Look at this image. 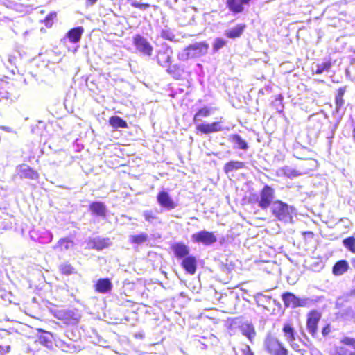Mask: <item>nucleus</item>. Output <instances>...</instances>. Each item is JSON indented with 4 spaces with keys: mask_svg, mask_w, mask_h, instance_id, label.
<instances>
[{
    "mask_svg": "<svg viewBox=\"0 0 355 355\" xmlns=\"http://www.w3.org/2000/svg\"><path fill=\"white\" fill-rule=\"evenodd\" d=\"M208 49V45L204 42H196L189 45L184 51L178 54L180 60H187L189 58L198 57L205 54Z\"/></svg>",
    "mask_w": 355,
    "mask_h": 355,
    "instance_id": "1",
    "label": "nucleus"
},
{
    "mask_svg": "<svg viewBox=\"0 0 355 355\" xmlns=\"http://www.w3.org/2000/svg\"><path fill=\"white\" fill-rule=\"evenodd\" d=\"M275 189L268 185H265L261 190L259 196H256V202L262 209H266L271 205L275 198Z\"/></svg>",
    "mask_w": 355,
    "mask_h": 355,
    "instance_id": "2",
    "label": "nucleus"
},
{
    "mask_svg": "<svg viewBox=\"0 0 355 355\" xmlns=\"http://www.w3.org/2000/svg\"><path fill=\"white\" fill-rule=\"evenodd\" d=\"M272 214L279 220L287 222L291 219L292 208L289 207L287 204L281 201H275L272 204Z\"/></svg>",
    "mask_w": 355,
    "mask_h": 355,
    "instance_id": "3",
    "label": "nucleus"
},
{
    "mask_svg": "<svg viewBox=\"0 0 355 355\" xmlns=\"http://www.w3.org/2000/svg\"><path fill=\"white\" fill-rule=\"evenodd\" d=\"M265 347L271 355H288V351L282 343L274 337L268 336L265 340Z\"/></svg>",
    "mask_w": 355,
    "mask_h": 355,
    "instance_id": "4",
    "label": "nucleus"
},
{
    "mask_svg": "<svg viewBox=\"0 0 355 355\" xmlns=\"http://www.w3.org/2000/svg\"><path fill=\"white\" fill-rule=\"evenodd\" d=\"M192 241L209 245L216 242L217 238L213 232L202 230L191 235Z\"/></svg>",
    "mask_w": 355,
    "mask_h": 355,
    "instance_id": "5",
    "label": "nucleus"
},
{
    "mask_svg": "<svg viewBox=\"0 0 355 355\" xmlns=\"http://www.w3.org/2000/svg\"><path fill=\"white\" fill-rule=\"evenodd\" d=\"M172 55V50L170 48H166L164 51H159L157 56L158 64L163 67L167 68V71L170 73L173 71L172 68H175V66L171 67Z\"/></svg>",
    "mask_w": 355,
    "mask_h": 355,
    "instance_id": "6",
    "label": "nucleus"
},
{
    "mask_svg": "<svg viewBox=\"0 0 355 355\" xmlns=\"http://www.w3.org/2000/svg\"><path fill=\"white\" fill-rule=\"evenodd\" d=\"M320 319V314L317 311H311L308 316L306 327L309 332L315 336L317 334L318 323Z\"/></svg>",
    "mask_w": 355,
    "mask_h": 355,
    "instance_id": "7",
    "label": "nucleus"
},
{
    "mask_svg": "<svg viewBox=\"0 0 355 355\" xmlns=\"http://www.w3.org/2000/svg\"><path fill=\"white\" fill-rule=\"evenodd\" d=\"M134 43L139 51L148 55H151L153 47L145 38L141 35H136L134 38Z\"/></svg>",
    "mask_w": 355,
    "mask_h": 355,
    "instance_id": "8",
    "label": "nucleus"
},
{
    "mask_svg": "<svg viewBox=\"0 0 355 355\" xmlns=\"http://www.w3.org/2000/svg\"><path fill=\"white\" fill-rule=\"evenodd\" d=\"M158 203L164 208L168 210L176 207V204L169 196L168 193L162 191L157 196Z\"/></svg>",
    "mask_w": 355,
    "mask_h": 355,
    "instance_id": "9",
    "label": "nucleus"
},
{
    "mask_svg": "<svg viewBox=\"0 0 355 355\" xmlns=\"http://www.w3.org/2000/svg\"><path fill=\"white\" fill-rule=\"evenodd\" d=\"M252 0H227V7L235 13H241L244 10V6H248Z\"/></svg>",
    "mask_w": 355,
    "mask_h": 355,
    "instance_id": "10",
    "label": "nucleus"
},
{
    "mask_svg": "<svg viewBox=\"0 0 355 355\" xmlns=\"http://www.w3.org/2000/svg\"><path fill=\"white\" fill-rule=\"evenodd\" d=\"M196 128L198 131L204 134L217 132L223 130L220 122L200 123L197 125Z\"/></svg>",
    "mask_w": 355,
    "mask_h": 355,
    "instance_id": "11",
    "label": "nucleus"
},
{
    "mask_svg": "<svg viewBox=\"0 0 355 355\" xmlns=\"http://www.w3.org/2000/svg\"><path fill=\"white\" fill-rule=\"evenodd\" d=\"M18 175L20 178H26L30 180H36L38 178L37 172L26 164H22L19 166Z\"/></svg>",
    "mask_w": 355,
    "mask_h": 355,
    "instance_id": "12",
    "label": "nucleus"
},
{
    "mask_svg": "<svg viewBox=\"0 0 355 355\" xmlns=\"http://www.w3.org/2000/svg\"><path fill=\"white\" fill-rule=\"evenodd\" d=\"M89 211L94 215L105 218L107 214V207L103 202L96 201L89 205Z\"/></svg>",
    "mask_w": 355,
    "mask_h": 355,
    "instance_id": "13",
    "label": "nucleus"
},
{
    "mask_svg": "<svg viewBox=\"0 0 355 355\" xmlns=\"http://www.w3.org/2000/svg\"><path fill=\"white\" fill-rule=\"evenodd\" d=\"M182 266L188 273L193 275L197 267L196 259L193 256H188L182 260Z\"/></svg>",
    "mask_w": 355,
    "mask_h": 355,
    "instance_id": "14",
    "label": "nucleus"
},
{
    "mask_svg": "<svg viewBox=\"0 0 355 355\" xmlns=\"http://www.w3.org/2000/svg\"><path fill=\"white\" fill-rule=\"evenodd\" d=\"M175 255L178 259L185 258L189 254V248L182 243H177L171 247Z\"/></svg>",
    "mask_w": 355,
    "mask_h": 355,
    "instance_id": "15",
    "label": "nucleus"
},
{
    "mask_svg": "<svg viewBox=\"0 0 355 355\" xmlns=\"http://www.w3.org/2000/svg\"><path fill=\"white\" fill-rule=\"evenodd\" d=\"M96 291L101 293H107L112 290V284L107 278L100 279L95 285Z\"/></svg>",
    "mask_w": 355,
    "mask_h": 355,
    "instance_id": "16",
    "label": "nucleus"
},
{
    "mask_svg": "<svg viewBox=\"0 0 355 355\" xmlns=\"http://www.w3.org/2000/svg\"><path fill=\"white\" fill-rule=\"evenodd\" d=\"M230 141L234 144V148H239L243 150L248 149V143L241 138L239 135L234 134L230 136Z\"/></svg>",
    "mask_w": 355,
    "mask_h": 355,
    "instance_id": "17",
    "label": "nucleus"
},
{
    "mask_svg": "<svg viewBox=\"0 0 355 355\" xmlns=\"http://www.w3.org/2000/svg\"><path fill=\"white\" fill-rule=\"evenodd\" d=\"M74 246L73 241L69 238L60 239L57 244L53 247L54 249H59L60 251L69 250L73 249Z\"/></svg>",
    "mask_w": 355,
    "mask_h": 355,
    "instance_id": "18",
    "label": "nucleus"
},
{
    "mask_svg": "<svg viewBox=\"0 0 355 355\" xmlns=\"http://www.w3.org/2000/svg\"><path fill=\"white\" fill-rule=\"evenodd\" d=\"M282 300L285 306L296 308L297 297L291 293H286L282 295Z\"/></svg>",
    "mask_w": 355,
    "mask_h": 355,
    "instance_id": "19",
    "label": "nucleus"
},
{
    "mask_svg": "<svg viewBox=\"0 0 355 355\" xmlns=\"http://www.w3.org/2000/svg\"><path fill=\"white\" fill-rule=\"evenodd\" d=\"M241 331L245 336H246L248 340L252 343L253 339L255 337L256 332L254 327L250 324H243L241 327Z\"/></svg>",
    "mask_w": 355,
    "mask_h": 355,
    "instance_id": "20",
    "label": "nucleus"
},
{
    "mask_svg": "<svg viewBox=\"0 0 355 355\" xmlns=\"http://www.w3.org/2000/svg\"><path fill=\"white\" fill-rule=\"evenodd\" d=\"M83 31V28L80 26L71 29L67 33L70 42L73 43L78 42L80 40Z\"/></svg>",
    "mask_w": 355,
    "mask_h": 355,
    "instance_id": "21",
    "label": "nucleus"
},
{
    "mask_svg": "<svg viewBox=\"0 0 355 355\" xmlns=\"http://www.w3.org/2000/svg\"><path fill=\"white\" fill-rule=\"evenodd\" d=\"M348 263L345 260H341L335 263L333 267V273L335 275L339 276L344 274L348 269Z\"/></svg>",
    "mask_w": 355,
    "mask_h": 355,
    "instance_id": "22",
    "label": "nucleus"
},
{
    "mask_svg": "<svg viewBox=\"0 0 355 355\" xmlns=\"http://www.w3.org/2000/svg\"><path fill=\"white\" fill-rule=\"evenodd\" d=\"M244 167V162L239 161H230L224 166V171L226 173H229L234 171L243 168Z\"/></svg>",
    "mask_w": 355,
    "mask_h": 355,
    "instance_id": "23",
    "label": "nucleus"
},
{
    "mask_svg": "<svg viewBox=\"0 0 355 355\" xmlns=\"http://www.w3.org/2000/svg\"><path fill=\"white\" fill-rule=\"evenodd\" d=\"M92 243L93 248L101 250L110 245V239L108 238H94Z\"/></svg>",
    "mask_w": 355,
    "mask_h": 355,
    "instance_id": "24",
    "label": "nucleus"
},
{
    "mask_svg": "<svg viewBox=\"0 0 355 355\" xmlns=\"http://www.w3.org/2000/svg\"><path fill=\"white\" fill-rule=\"evenodd\" d=\"M245 27V25H238L234 28L225 31V35L232 39L238 37L243 33Z\"/></svg>",
    "mask_w": 355,
    "mask_h": 355,
    "instance_id": "25",
    "label": "nucleus"
},
{
    "mask_svg": "<svg viewBox=\"0 0 355 355\" xmlns=\"http://www.w3.org/2000/svg\"><path fill=\"white\" fill-rule=\"evenodd\" d=\"M279 171L284 175H285L289 178L297 177L301 175V173L299 171H297L295 168H293L291 167H289V166H284V167L282 168L281 169H279L278 173H279Z\"/></svg>",
    "mask_w": 355,
    "mask_h": 355,
    "instance_id": "26",
    "label": "nucleus"
},
{
    "mask_svg": "<svg viewBox=\"0 0 355 355\" xmlns=\"http://www.w3.org/2000/svg\"><path fill=\"white\" fill-rule=\"evenodd\" d=\"M110 124L114 128H128V124L125 121L123 120L119 116H112L110 119Z\"/></svg>",
    "mask_w": 355,
    "mask_h": 355,
    "instance_id": "27",
    "label": "nucleus"
},
{
    "mask_svg": "<svg viewBox=\"0 0 355 355\" xmlns=\"http://www.w3.org/2000/svg\"><path fill=\"white\" fill-rule=\"evenodd\" d=\"M283 331L288 342L291 343L295 340L294 329L291 324H284Z\"/></svg>",
    "mask_w": 355,
    "mask_h": 355,
    "instance_id": "28",
    "label": "nucleus"
},
{
    "mask_svg": "<svg viewBox=\"0 0 355 355\" xmlns=\"http://www.w3.org/2000/svg\"><path fill=\"white\" fill-rule=\"evenodd\" d=\"M148 236L146 233H141L138 235H132L130 237V240L132 243L136 244H141L145 243L148 240Z\"/></svg>",
    "mask_w": 355,
    "mask_h": 355,
    "instance_id": "29",
    "label": "nucleus"
},
{
    "mask_svg": "<svg viewBox=\"0 0 355 355\" xmlns=\"http://www.w3.org/2000/svg\"><path fill=\"white\" fill-rule=\"evenodd\" d=\"M60 270L62 274L69 275L75 272L73 267L69 263H62L59 266Z\"/></svg>",
    "mask_w": 355,
    "mask_h": 355,
    "instance_id": "30",
    "label": "nucleus"
},
{
    "mask_svg": "<svg viewBox=\"0 0 355 355\" xmlns=\"http://www.w3.org/2000/svg\"><path fill=\"white\" fill-rule=\"evenodd\" d=\"M143 216L145 220L150 223L158 219L157 216L151 210H146L143 212Z\"/></svg>",
    "mask_w": 355,
    "mask_h": 355,
    "instance_id": "31",
    "label": "nucleus"
},
{
    "mask_svg": "<svg viewBox=\"0 0 355 355\" xmlns=\"http://www.w3.org/2000/svg\"><path fill=\"white\" fill-rule=\"evenodd\" d=\"M210 111L209 109L204 107L198 110V112L195 114L194 116V121L196 122L197 121H201L200 117H207L209 116Z\"/></svg>",
    "mask_w": 355,
    "mask_h": 355,
    "instance_id": "32",
    "label": "nucleus"
},
{
    "mask_svg": "<svg viewBox=\"0 0 355 355\" xmlns=\"http://www.w3.org/2000/svg\"><path fill=\"white\" fill-rule=\"evenodd\" d=\"M344 245L352 252L355 253V238L349 237L343 240Z\"/></svg>",
    "mask_w": 355,
    "mask_h": 355,
    "instance_id": "33",
    "label": "nucleus"
},
{
    "mask_svg": "<svg viewBox=\"0 0 355 355\" xmlns=\"http://www.w3.org/2000/svg\"><path fill=\"white\" fill-rule=\"evenodd\" d=\"M331 64L330 62H322V63L317 65L315 72H316V73H318V74L322 73L324 71H329V69L331 68Z\"/></svg>",
    "mask_w": 355,
    "mask_h": 355,
    "instance_id": "34",
    "label": "nucleus"
},
{
    "mask_svg": "<svg viewBox=\"0 0 355 355\" xmlns=\"http://www.w3.org/2000/svg\"><path fill=\"white\" fill-rule=\"evenodd\" d=\"M345 93V89L340 88L338 89V94L336 96V103L337 107H340L344 104L343 95Z\"/></svg>",
    "mask_w": 355,
    "mask_h": 355,
    "instance_id": "35",
    "label": "nucleus"
},
{
    "mask_svg": "<svg viewBox=\"0 0 355 355\" xmlns=\"http://www.w3.org/2000/svg\"><path fill=\"white\" fill-rule=\"evenodd\" d=\"M61 347L62 348V350L63 351H65L67 352H75L78 350V349L76 347V346L72 344L71 343H62V345H61Z\"/></svg>",
    "mask_w": 355,
    "mask_h": 355,
    "instance_id": "36",
    "label": "nucleus"
},
{
    "mask_svg": "<svg viewBox=\"0 0 355 355\" xmlns=\"http://www.w3.org/2000/svg\"><path fill=\"white\" fill-rule=\"evenodd\" d=\"M226 44V42L225 40L222 38H217L215 40L214 44V49L215 51H218L222 47H223Z\"/></svg>",
    "mask_w": 355,
    "mask_h": 355,
    "instance_id": "37",
    "label": "nucleus"
},
{
    "mask_svg": "<svg viewBox=\"0 0 355 355\" xmlns=\"http://www.w3.org/2000/svg\"><path fill=\"white\" fill-rule=\"evenodd\" d=\"M161 35L163 38L171 41L173 40L175 37L173 33L169 30H163L161 33Z\"/></svg>",
    "mask_w": 355,
    "mask_h": 355,
    "instance_id": "38",
    "label": "nucleus"
},
{
    "mask_svg": "<svg viewBox=\"0 0 355 355\" xmlns=\"http://www.w3.org/2000/svg\"><path fill=\"white\" fill-rule=\"evenodd\" d=\"M311 302L309 298H299L297 297V302L296 304V307L298 306H306Z\"/></svg>",
    "mask_w": 355,
    "mask_h": 355,
    "instance_id": "39",
    "label": "nucleus"
},
{
    "mask_svg": "<svg viewBox=\"0 0 355 355\" xmlns=\"http://www.w3.org/2000/svg\"><path fill=\"white\" fill-rule=\"evenodd\" d=\"M132 6L135 8H139L140 10H146V8L150 7V5L148 3H139L137 2H134L132 3Z\"/></svg>",
    "mask_w": 355,
    "mask_h": 355,
    "instance_id": "40",
    "label": "nucleus"
},
{
    "mask_svg": "<svg viewBox=\"0 0 355 355\" xmlns=\"http://www.w3.org/2000/svg\"><path fill=\"white\" fill-rule=\"evenodd\" d=\"M341 343L347 345H353L355 343V340L352 338L349 337H345L342 340Z\"/></svg>",
    "mask_w": 355,
    "mask_h": 355,
    "instance_id": "41",
    "label": "nucleus"
},
{
    "mask_svg": "<svg viewBox=\"0 0 355 355\" xmlns=\"http://www.w3.org/2000/svg\"><path fill=\"white\" fill-rule=\"evenodd\" d=\"M291 347L297 352L300 351V345L297 343H295L294 341L290 343Z\"/></svg>",
    "mask_w": 355,
    "mask_h": 355,
    "instance_id": "42",
    "label": "nucleus"
},
{
    "mask_svg": "<svg viewBox=\"0 0 355 355\" xmlns=\"http://www.w3.org/2000/svg\"><path fill=\"white\" fill-rule=\"evenodd\" d=\"M243 352L245 355H254L253 352L251 351L249 345L245 346V349H243Z\"/></svg>",
    "mask_w": 355,
    "mask_h": 355,
    "instance_id": "43",
    "label": "nucleus"
},
{
    "mask_svg": "<svg viewBox=\"0 0 355 355\" xmlns=\"http://www.w3.org/2000/svg\"><path fill=\"white\" fill-rule=\"evenodd\" d=\"M56 17L55 13H51L46 19V26H48L49 21Z\"/></svg>",
    "mask_w": 355,
    "mask_h": 355,
    "instance_id": "44",
    "label": "nucleus"
},
{
    "mask_svg": "<svg viewBox=\"0 0 355 355\" xmlns=\"http://www.w3.org/2000/svg\"><path fill=\"white\" fill-rule=\"evenodd\" d=\"M98 0H86V6H94Z\"/></svg>",
    "mask_w": 355,
    "mask_h": 355,
    "instance_id": "45",
    "label": "nucleus"
},
{
    "mask_svg": "<svg viewBox=\"0 0 355 355\" xmlns=\"http://www.w3.org/2000/svg\"><path fill=\"white\" fill-rule=\"evenodd\" d=\"M330 331V329H329V327L327 325L326 327H324L322 329V334L324 336H326L327 334H329Z\"/></svg>",
    "mask_w": 355,
    "mask_h": 355,
    "instance_id": "46",
    "label": "nucleus"
},
{
    "mask_svg": "<svg viewBox=\"0 0 355 355\" xmlns=\"http://www.w3.org/2000/svg\"><path fill=\"white\" fill-rule=\"evenodd\" d=\"M258 295H259V296H260L261 297H262V298H266V299H268V300H270V297H268V296L263 295H262V294H259Z\"/></svg>",
    "mask_w": 355,
    "mask_h": 355,
    "instance_id": "47",
    "label": "nucleus"
},
{
    "mask_svg": "<svg viewBox=\"0 0 355 355\" xmlns=\"http://www.w3.org/2000/svg\"><path fill=\"white\" fill-rule=\"evenodd\" d=\"M353 139H354V140L355 141V125H354V128L353 129Z\"/></svg>",
    "mask_w": 355,
    "mask_h": 355,
    "instance_id": "48",
    "label": "nucleus"
},
{
    "mask_svg": "<svg viewBox=\"0 0 355 355\" xmlns=\"http://www.w3.org/2000/svg\"><path fill=\"white\" fill-rule=\"evenodd\" d=\"M40 339H41V342H42V343H43V342H46V338H41Z\"/></svg>",
    "mask_w": 355,
    "mask_h": 355,
    "instance_id": "49",
    "label": "nucleus"
},
{
    "mask_svg": "<svg viewBox=\"0 0 355 355\" xmlns=\"http://www.w3.org/2000/svg\"><path fill=\"white\" fill-rule=\"evenodd\" d=\"M352 265L355 268V259L352 260Z\"/></svg>",
    "mask_w": 355,
    "mask_h": 355,
    "instance_id": "50",
    "label": "nucleus"
},
{
    "mask_svg": "<svg viewBox=\"0 0 355 355\" xmlns=\"http://www.w3.org/2000/svg\"><path fill=\"white\" fill-rule=\"evenodd\" d=\"M101 346H103L104 347H106L107 346L106 345H101Z\"/></svg>",
    "mask_w": 355,
    "mask_h": 355,
    "instance_id": "51",
    "label": "nucleus"
},
{
    "mask_svg": "<svg viewBox=\"0 0 355 355\" xmlns=\"http://www.w3.org/2000/svg\"><path fill=\"white\" fill-rule=\"evenodd\" d=\"M350 355H355V353H351Z\"/></svg>",
    "mask_w": 355,
    "mask_h": 355,
    "instance_id": "52",
    "label": "nucleus"
},
{
    "mask_svg": "<svg viewBox=\"0 0 355 355\" xmlns=\"http://www.w3.org/2000/svg\"><path fill=\"white\" fill-rule=\"evenodd\" d=\"M354 293H355V290H354Z\"/></svg>",
    "mask_w": 355,
    "mask_h": 355,
    "instance_id": "53",
    "label": "nucleus"
}]
</instances>
